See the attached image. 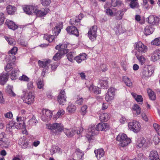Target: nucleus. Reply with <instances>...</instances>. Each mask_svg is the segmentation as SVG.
Listing matches in <instances>:
<instances>
[{"mask_svg": "<svg viewBox=\"0 0 160 160\" xmlns=\"http://www.w3.org/2000/svg\"><path fill=\"white\" fill-rule=\"evenodd\" d=\"M153 69L151 66H148L147 67H144L142 71L143 78H148L150 77L153 72Z\"/></svg>", "mask_w": 160, "mask_h": 160, "instance_id": "6e6552de", "label": "nucleus"}, {"mask_svg": "<svg viewBox=\"0 0 160 160\" xmlns=\"http://www.w3.org/2000/svg\"><path fill=\"white\" fill-rule=\"evenodd\" d=\"M131 94L137 102H140V104L142 103L143 99L141 95H138L137 94L133 93H132Z\"/></svg>", "mask_w": 160, "mask_h": 160, "instance_id": "72a5a7b5", "label": "nucleus"}, {"mask_svg": "<svg viewBox=\"0 0 160 160\" xmlns=\"http://www.w3.org/2000/svg\"><path fill=\"white\" fill-rule=\"evenodd\" d=\"M96 127L97 132L101 131H106L109 129L108 124L106 123H99L96 126Z\"/></svg>", "mask_w": 160, "mask_h": 160, "instance_id": "dca6fc26", "label": "nucleus"}, {"mask_svg": "<svg viewBox=\"0 0 160 160\" xmlns=\"http://www.w3.org/2000/svg\"><path fill=\"white\" fill-rule=\"evenodd\" d=\"M51 2V0H42L41 2V3L44 6H48Z\"/></svg>", "mask_w": 160, "mask_h": 160, "instance_id": "13d9d810", "label": "nucleus"}, {"mask_svg": "<svg viewBox=\"0 0 160 160\" xmlns=\"http://www.w3.org/2000/svg\"><path fill=\"white\" fill-rule=\"evenodd\" d=\"M5 23L8 27L10 29L15 30L18 28V25L12 21L7 20Z\"/></svg>", "mask_w": 160, "mask_h": 160, "instance_id": "393cba45", "label": "nucleus"}, {"mask_svg": "<svg viewBox=\"0 0 160 160\" xmlns=\"http://www.w3.org/2000/svg\"><path fill=\"white\" fill-rule=\"evenodd\" d=\"M9 74L7 73L0 74V84L4 85L8 80V76Z\"/></svg>", "mask_w": 160, "mask_h": 160, "instance_id": "bb28decb", "label": "nucleus"}, {"mask_svg": "<svg viewBox=\"0 0 160 160\" xmlns=\"http://www.w3.org/2000/svg\"><path fill=\"white\" fill-rule=\"evenodd\" d=\"M17 125L15 126L18 129H26V126L24 121L21 117L17 116Z\"/></svg>", "mask_w": 160, "mask_h": 160, "instance_id": "ddd939ff", "label": "nucleus"}, {"mask_svg": "<svg viewBox=\"0 0 160 160\" xmlns=\"http://www.w3.org/2000/svg\"><path fill=\"white\" fill-rule=\"evenodd\" d=\"M16 65L15 63L12 62L8 63L7 65L5 67V71L8 73L13 68H15Z\"/></svg>", "mask_w": 160, "mask_h": 160, "instance_id": "c756f323", "label": "nucleus"}, {"mask_svg": "<svg viewBox=\"0 0 160 160\" xmlns=\"http://www.w3.org/2000/svg\"><path fill=\"white\" fill-rule=\"evenodd\" d=\"M19 72V70L17 68H14L13 70L10 75L11 78L12 80L16 79L17 78V75Z\"/></svg>", "mask_w": 160, "mask_h": 160, "instance_id": "473e14b6", "label": "nucleus"}, {"mask_svg": "<svg viewBox=\"0 0 160 160\" xmlns=\"http://www.w3.org/2000/svg\"><path fill=\"white\" fill-rule=\"evenodd\" d=\"M61 51H60L64 54L67 53L69 51V50L67 49V43L64 42L63 44H61Z\"/></svg>", "mask_w": 160, "mask_h": 160, "instance_id": "e433bc0d", "label": "nucleus"}, {"mask_svg": "<svg viewBox=\"0 0 160 160\" xmlns=\"http://www.w3.org/2000/svg\"><path fill=\"white\" fill-rule=\"evenodd\" d=\"M97 30L98 27L96 25L92 26L89 30L88 35L89 39L92 42L96 40Z\"/></svg>", "mask_w": 160, "mask_h": 160, "instance_id": "7ed1b4c3", "label": "nucleus"}, {"mask_svg": "<svg viewBox=\"0 0 160 160\" xmlns=\"http://www.w3.org/2000/svg\"><path fill=\"white\" fill-rule=\"evenodd\" d=\"M12 87L10 85H8L6 89V92L8 93L10 95H12V96H15V93L13 92Z\"/></svg>", "mask_w": 160, "mask_h": 160, "instance_id": "de8ad7c7", "label": "nucleus"}, {"mask_svg": "<svg viewBox=\"0 0 160 160\" xmlns=\"http://www.w3.org/2000/svg\"><path fill=\"white\" fill-rule=\"evenodd\" d=\"M87 55L85 53H82L79 54L78 55L76 56L74 59L78 63H80L82 61L85 60L87 59Z\"/></svg>", "mask_w": 160, "mask_h": 160, "instance_id": "aec40b11", "label": "nucleus"}, {"mask_svg": "<svg viewBox=\"0 0 160 160\" xmlns=\"http://www.w3.org/2000/svg\"><path fill=\"white\" fill-rule=\"evenodd\" d=\"M99 83L102 89H107L108 87V81L107 78H106L99 79Z\"/></svg>", "mask_w": 160, "mask_h": 160, "instance_id": "4be33fe9", "label": "nucleus"}, {"mask_svg": "<svg viewBox=\"0 0 160 160\" xmlns=\"http://www.w3.org/2000/svg\"><path fill=\"white\" fill-rule=\"evenodd\" d=\"M30 143L26 140V138L23 136L20 138L18 141V144L23 148H27L30 147Z\"/></svg>", "mask_w": 160, "mask_h": 160, "instance_id": "f8f14e48", "label": "nucleus"}, {"mask_svg": "<svg viewBox=\"0 0 160 160\" xmlns=\"http://www.w3.org/2000/svg\"><path fill=\"white\" fill-rule=\"evenodd\" d=\"M94 152L98 160H99L101 158L103 157L105 154L104 150L102 148L95 150Z\"/></svg>", "mask_w": 160, "mask_h": 160, "instance_id": "5701e85b", "label": "nucleus"}, {"mask_svg": "<svg viewBox=\"0 0 160 160\" xmlns=\"http://www.w3.org/2000/svg\"><path fill=\"white\" fill-rule=\"evenodd\" d=\"M123 81L125 84L129 87H131L132 86V83L130 79L127 76H124L123 78Z\"/></svg>", "mask_w": 160, "mask_h": 160, "instance_id": "a19ab883", "label": "nucleus"}, {"mask_svg": "<svg viewBox=\"0 0 160 160\" xmlns=\"http://www.w3.org/2000/svg\"><path fill=\"white\" fill-rule=\"evenodd\" d=\"M153 127L158 134L160 136V126L156 123H154Z\"/></svg>", "mask_w": 160, "mask_h": 160, "instance_id": "5fc2aeb1", "label": "nucleus"}, {"mask_svg": "<svg viewBox=\"0 0 160 160\" xmlns=\"http://www.w3.org/2000/svg\"><path fill=\"white\" fill-rule=\"evenodd\" d=\"M76 107L73 104L69 102L67 110L69 113L74 112L76 110Z\"/></svg>", "mask_w": 160, "mask_h": 160, "instance_id": "c9c22d12", "label": "nucleus"}, {"mask_svg": "<svg viewBox=\"0 0 160 160\" xmlns=\"http://www.w3.org/2000/svg\"><path fill=\"white\" fill-rule=\"evenodd\" d=\"M5 38L9 44L12 45L13 44L14 40L13 38L7 37H5Z\"/></svg>", "mask_w": 160, "mask_h": 160, "instance_id": "e2e57ef3", "label": "nucleus"}, {"mask_svg": "<svg viewBox=\"0 0 160 160\" xmlns=\"http://www.w3.org/2000/svg\"><path fill=\"white\" fill-rule=\"evenodd\" d=\"M147 92L150 99L152 100H154L156 99L155 93L151 89H148L147 90Z\"/></svg>", "mask_w": 160, "mask_h": 160, "instance_id": "ea45409f", "label": "nucleus"}, {"mask_svg": "<svg viewBox=\"0 0 160 160\" xmlns=\"http://www.w3.org/2000/svg\"><path fill=\"white\" fill-rule=\"evenodd\" d=\"M133 109L136 112L138 115L139 114L141 113V109L140 107L136 104H134L133 106Z\"/></svg>", "mask_w": 160, "mask_h": 160, "instance_id": "603ef678", "label": "nucleus"}, {"mask_svg": "<svg viewBox=\"0 0 160 160\" xmlns=\"http://www.w3.org/2000/svg\"><path fill=\"white\" fill-rule=\"evenodd\" d=\"M63 55H64L63 53L61 52L60 51H58L53 56V59L54 61L59 60L61 59L62 56Z\"/></svg>", "mask_w": 160, "mask_h": 160, "instance_id": "37998d69", "label": "nucleus"}, {"mask_svg": "<svg viewBox=\"0 0 160 160\" xmlns=\"http://www.w3.org/2000/svg\"><path fill=\"white\" fill-rule=\"evenodd\" d=\"M151 44L156 46H160V38L154 39L151 42Z\"/></svg>", "mask_w": 160, "mask_h": 160, "instance_id": "09e8293b", "label": "nucleus"}, {"mask_svg": "<svg viewBox=\"0 0 160 160\" xmlns=\"http://www.w3.org/2000/svg\"><path fill=\"white\" fill-rule=\"evenodd\" d=\"M129 129L134 133L138 132L141 128L140 124L139 122L136 120H133L128 123Z\"/></svg>", "mask_w": 160, "mask_h": 160, "instance_id": "20e7f679", "label": "nucleus"}, {"mask_svg": "<svg viewBox=\"0 0 160 160\" xmlns=\"http://www.w3.org/2000/svg\"><path fill=\"white\" fill-rule=\"evenodd\" d=\"M83 15L81 13L80 14L78 17H76L71 19L70 20V24L72 25L78 26L80 21L81 20L83 17Z\"/></svg>", "mask_w": 160, "mask_h": 160, "instance_id": "2eb2a0df", "label": "nucleus"}, {"mask_svg": "<svg viewBox=\"0 0 160 160\" xmlns=\"http://www.w3.org/2000/svg\"><path fill=\"white\" fill-rule=\"evenodd\" d=\"M114 96L112 94H110L108 92H107L105 96V99L107 102H109L113 99Z\"/></svg>", "mask_w": 160, "mask_h": 160, "instance_id": "3c124183", "label": "nucleus"}, {"mask_svg": "<svg viewBox=\"0 0 160 160\" xmlns=\"http://www.w3.org/2000/svg\"><path fill=\"white\" fill-rule=\"evenodd\" d=\"M19 79L20 81L28 82L29 81L30 79L26 75H23L22 76L19 77Z\"/></svg>", "mask_w": 160, "mask_h": 160, "instance_id": "6e6d98bb", "label": "nucleus"}, {"mask_svg": "<svg viewBox=\"0 0 160 160\" xmlns=\"http://www.w3.org/2000/svg\"><path fill=\"white\" fill-rule=\"evenodd\" d=\"M66 98L65 90L64 89L61 90L58 97V102L60 104L64 105L66 103Z\"/></svg>", "mask_w": 160, "mask_h": 160, "instance_id": "9d476101", "label": "nucleus"}, {"mask_svg": "<svg viewBox=\"0 0 160 160\" xmlns=\"http://www.w3.org/2000/svg\"><path fill=\"white\" fill-rule=\"evenodd\" d=\"M7 12L8 14H14L16 11V8L11 5H8L6 8Z\"/></svg>", "mask_w": 160, "mask_h": 160, "instance_id": "7c9ffc66", "label": "nucleus"}, {"mask_svg": "<svg viewBox=\"0 0 160 160\" xmlns=\"http://www.w3.org/2000/svg\"><path fill=\"white\" fill-rule=\"evenodd\" d=\"M44 83L42 80L38 79L37 82L38 87L39 89H41L43 88Z\"/></svg>", "mask_w": 160, "mask_h": 160, "instance_id": "4d7b16f0", "label": "nucleus"}, {"mask_svg": "<svg viewBox=\"0 0 160 160\" xmlns=\"http://www.w3.org/2000/svg\"><path fill=\"white\" fill-rule=\"evenodd\" d=\"M52 115V113L50 111L43 109L41 113V118L42 121L46 122L50 118Z\"/></svg>", "mask_w": 160, "mask_h": 160, "instance_id": "0eeeda50", "label": "nucleus"}, {"mask_svg": "<svg viewBox=\"0 0 160 160\" xmlns=\"http://www.w3.org/2000/svg\"><path fill=\"white\" fill-rule=\"evenodd\" d=\"M114 30L117 35H119L123 33L125 31V29L123 28L120 24H118L114 28Z\"/></svg>", "mask_w": 160, "mask_h": 160, "instance_id": "b1692460", "label": "nucleus"}, {"mask_svg": "<svg viewBox=\"0 0 160 160\" xmlns=\"http://www.w3.org/2000/svg\"><path fill=\"white\" fill-rule=\"evenodd\" d=\"M65 113L63 109L59 110L57 112L56 114L57 118H58L60 116L63 115Z\"/></svg>", "mask_w": 160, "mask_h": 160, "instance_id": "0e129e2a", "label": "nucleus"}, {"mask_svg": "<svg viewBox=\"0 0 160 160\" xmlns=\"http://www.w3.org/2000/svg\"><path fill=\"white\" fill-rule=\"evenodd\" d=\"M121 3V1L118 0L115 1V0H112L111 1V5L112 6L114 7H115L117 6L118 4Z\"/></svg>", "mask_w": 160, "mask_h": 160, "instance_id": "052dcab7", "label": "nucleus"}, {"mask_svg": "<svg viewBox=\"0 0 160 160\" xmlns=\"http://www.w3.org/2000/svg\"><path fill=\"white\" fill-rule=\"evenodd\" d=\"M117 140L120 142L119 146L122 147L126 146L129 144L131 140L130 138H127L126 135L124 133L119 134L117 137Z\"/></svg>", "mask_w": 160, "mask_h": 160, "instance_id": "f03ea898", "label": "nucleus"}, {"mask_svg": "<svg viewBox=\"0 0 160 160\" xmlns=\"http://www.w3.org/2000/svg\"><path fill=\"white\" fill-rule=\"evenodd\" d=\"M18 51V48L16 47H13L12 49L9 52V54H11L12 55H15L16 54Z\"/></svg>", "mask_w": 160, "mask_h": 160, "instance_id": "bf43d9fd", "label": "nucleus"}, {"mask_svg": "<svg viewBox=\"0 0 160 160\" xmlns=\"http://www.w3.org/2000/svg\"><path fill=\"white\" fill-rule=\"evenodd\" d=\"M47 128L50 130L52 134L58 135L63 130V125L61 123H54L47 125Z\"/></svg>", "mask_w": 160, "mask_h": 160, "instance_id": "f257e3e1", "label": "nucleus"}, {"mask_svg": "<svg viewBox=\"0 0 160 160\" xmlns=\"http://www.w3.org/2000/svg\"><path fill=\"white\" fill-rule=\"evenodd\" d=\"M109 116L107 113H103L100 114L99 117L100 120L101 121H107L109 119Z\"/></svg>", "mask_w": 160, "mask_h": 160, "instance_id": "79ce46f5", "label": "nucleus"}, {"mask_svg": "<svg viewBox=\"0 0 160 160\" xmlns=\"http://www.w3.org/2000/svg\"><path fill=\"white\" fill-rule=\"evenodd\" d=\"M88 89L89 91H93L96 94H99L101 92L100 89L98 87L93 85H90Z\"/></svg>", "mask_w": 160, "mask_h": 160, "instance_id": "2f4dec72", "label": "nucleus"}, {"mask_svg": "<svg viewBox=\"0 0 160 160\" xmlns=\"http://www.w3.org/2000/svg\"><path fill=\"white\" fill-rule=\"evenodd\" d=\"M154 30V28L152 25L147 26L144 28V33L146 35L152 34Z\"/></svg>", "mask_w": 160, "mask_h": 160, "instance_id": "cd10ccee", "label": "nucleus"}, {"mask_svg": "<svg viewBox=\"0 0 160 160\" xmlns=\"http://www.w3.org/2000/svg\"><path fill=\"white\" fill-rule=\"evenodd\" d=\"M76 152L77 153V154L78 155H79L81 157V159L83 157L84 153L79 148L76 149Z\"/></svg>", "mask_w": 160, "mask_h": 160, "instance_id": "774afa93", "label": "nucleus"}, {"mask_svg": "<svg viewBox=\"0 0 160 160\" xmlns=\"http://www.w3.org/2000/svg\"><path fill=\"white\" fill-rule=\"evenodd\" d=\"M36 6L33 5H26L23 8L24 12L28 15L31 14L32 13H34Z\"/></svg>", "mask_w": 160, "mask_h": 160, "instance_id": "f3484780", "label": "nucleus"}, {"mask_svg": "<svg viewBox=\"0 0 160 160\" xmlns=\"http://www.w3.org/2000/svg\"><path fill=\"white\" fill-rule=\"evenodd\" d=\"M130 2L129 6L132 9L138 8L139 7L138 0H127Z\"/></svg>", "mask_w": 160, "mask_h": 160, "instance_id": "c85d7f7f", "label": "nucleus"}, {"mask_svg": "<svg viewBox=\"0 0 160 160\" xmlns=\"http://www.w3.org/2000/svg\"><path fill=\"white\" fill-rule=\"evenodd\" d=\"M74 26H68L66 29L67 32L70 34L73 35L77 37L79 36V32L77 28L74 25Z\"/></svg>", "mask_w": 160, "mask_h": 160, "instance_id": "4468645a", "label": "nucleus"}, {"mask_svg": "<svg viewBox=\"0 0 160 160\" xmlns=\"http://www.w3.org/2000/svg\"><path fill=\"white\" fill-rule=\"evenodd\" d=\"M5 134L2 132L0 133V146L7 147L8 145V142L5 139Z\"/></svg>", "mask_w": 160, "mask_h": 160, "instance_id": "412c9836", "label": "nucleus"}, {"mask_svg": "<svg viewBox=\"0 0 160 160\" xmlns=\"http://www.w3.org/2000/svg\"><path fill=\"white\" fill-rule=\"evenodd\" d=\"M38 62L40 67L44 68L50 62V61L49 59L45 61L39 60Z\"/></svg>", "mask_w": 160, "mask_h": 160, "instance_id": "4c0bfd02", "label": "nucleus"}, {"mask_svg": "<svg viewBox=\"0 0 160 160\" xmlns=\"http://www.w3.org/2000/svg\"><path fill=\"white\" fill-rule=\"evenodd\" d=\"M63 28V23L59 22L52 30L53 35L57 36L61 32V29Z\"/></svg>", "mask_w": 160, "mask_h": 160, "instance_id": "a211bd4d", "label": "nucleus"}, {"mask_svg": "<svg viewBox=\"0 0 160 160\" xmlns=\"http://www.w3.org/2000/svg\"><path fill=\"white\" fill-rule=\"evenodd\" d=\"M5 19L4 14L2 12H0V26L4 22Z\"/></svg>", "mask_w": 160, "mask_h": 160, "instance_id": "680f3d73", "label": "nucleus"}, {"mask_svg": "<svg viewBox=\"0 0 160 160\" xmlns=\"http://www.w3.org/2000/svg\"><path fill=\"white\" fill-rule=\"evenodd\" d=\"M146 140L143 137L140 138L138 140L137 142V146L139 148L142 147L145 144Z\"/></svg>", "mask_w": 160, "mask_h": 160, "instance_id": "58836bf2", "label": "nucleus"}, {"mask_svg": "<svg viewBox=\"0 0 160 160\" xmlns=\"http://www.w3.org/2000/svg\"><path fill=\"white\" fill-rule=\"evenodd\" d=\"M35 9L34 13L39 17L45 16L49 11L48 8H42L40 10L38 9V7L37 6Z\"/></svg>", "mask_w": 160, "mask_h": 160, "instance_id": "9b49d317", "label": "nucleus"}, {"mask_svg": "<svg viewBox=\"0 0 160 160\" xmlns=\"http://www.w3.org/2000/svg\"><path fill=\"white\" fill-rule=\"evenodd\" d=\"M64 133L68 137H71L75 134L76 131L71 129H65Z\"/></svg>", "mask_w": 160, "mask_h": 160, "instance_id": "f704fd0d", "label": "nucleus"}, {"mask_svg": "<svg viewBox=\"0 0 160 160\" xmlns=\"http://www.w3.org/2000/svg\"><path fill=\"white\" fill-rule=\"evenodd\" d=\"M149 157L151 160H160L158 153L155 150L151 151L150 152Z\"/></svg>", "mask_w": 160, "mask_h": 160, "instance_id": "a878e982", "label": "nucleus"}, {"mask_svg": "<svg viewBox=\"0 0 160 160\" xmlns=\"http://www.w3.org/2000/svg\"><path fill=\"white\" fill-rule=\"evenodd\" d=\"M134 49L137 51L141 53L145 52L147 50V46L144 45L141 42H138L135 43Z\"/></svg>", "mask_w": 160, "mask_h": 160, "instance_id": "1a4fd4ad", "label": "nucleus"}, {"mask_svg": "<svg viewBox=\"0 0 160 160\" xmlns=\"http://www.w3.org/2000/svg\"><path fill=\"white\" fill-rule=\"evenodd\" d=\"M27 84L28 88L29 90H31L33 88V83L32 81H28Z\"/></svg>", "mask_w": 160, "mask_h": 160, "instance_id": "69168bd1", "label": "nucleus"}, {"mask_svg": "<svg viewBox=\"0 0 160 160\" xmlns=\"http://www.w3.org/2000/svg\"><path fill=\"white\" fill-rule=\"evenodd\" d=\"M89 133L86 135L88 141L90 142L93 139V135L98 133L96 132V127L94 125H91L89 126L88 128Z\"/></svg>", "mask_w": 160, "mask_h": 160, "instance_id": "39448f33", "label": "nucleus"}, {"mask_svg": "<svg viewBox=\"0 0 160 160\" xmlns=\"http://www.w3.org/2000/svg\"><path fill=\"white\" fill-rule=\"evenodd\" d=\"M136 57L140 64L142 65L145 63L146 59L143 56L138 55H136Z\"/></svg>", "mask_w": 160, "mask_h": 160, "instance_id": "a18cd8bd", "label": "nucleus"}, {"mask_svg": "<svg viewBox=\"0 0 160 160\" xmlns=\"http://www.w3.org/2000/svg\"><path fill=\"white\" fill-rule=\"evenodd\" d=\"M123 14L124 12L123 11H118L116 14V19L118 20H121L123 18Z\"/></svg>", "mask_w": 160, "mask_h": 160, "instance_id": "49530a36", "label": "nucleus"}, {"mask_svg": "<svg viewBox=\"0 0 160 160\" xmlns=\"http://www.w3.org/2000/svg\"><path fill=\"white\" fill-rule=\"evenodd\" d=\"M87 106L85 105L82 106L81 108L80 112L81 115L83 116L87 112Z\"/></svg>", "mask_w": 160, "mask_h": 160, "instance_id": "864d4df0", "label": "nucleus"}, {"mask_svg": "<svg viewBox=\"0 0 160 160\" xmlns=\"http://www.w3.org/2000/svg\"><path fill=\"white\" fill-rule=\"evenodd\" d=\"M76 55V54L74 52H70L67 55V59L69 61L72 62Z\"/></svg>", "mask_w": 160, "mask_h": 160, "instance_id": "c03bdc74", "label": "nucleus"}, {"mask_svg": "<svg viewBox=\"0 0 160 160\" xmlns=\"http://www.w3.org/2000/svg\"><path fill=\"white\" fill-rule=\"evenodd\" d=\"M7 60L8 63L12 62L13 63H15V61L16 60V57L14 55H9L7 58Z\"/></svg>", "mask_w": 160, "mask_h": 160, "instance_id": "8fccbe9b", "label": "nucleus"}, {"mask_svg": "<svg viewBox=\"0 0 160 160\" xmlns=\"http://www.w3.org/2000/svg\"><path fill=\"white\" fill-rule=\"evenodd\" d=\"M159 59L158 58L157 56L155 54V53L153 52V53L152 54L151 58V60L153 62H155L156 61L158 60H159Z\"/></svg>", "mask_w": 160, "mask_h": 160, "instance_id": "338daca9", "label": "nucleus"}, {"mask_svg": "<svg viewBox=\"0 0 160 160\" xmlns=\"http://www.w3.org/2000/svg\"><path fill=\"white\" fill-rule=\"evenodd\" d=\"M160 20V19L157 16L150 15L148 17V23L153 25L157 24Z\"/></svg>", "mask_w": 160, "mask_h": 160, "instance_id": "6ab92c4d", "label": "nucleus"}, {"mask_svg": "<svg viewBox=\"0 0 160 160\" xmlns=\"http://www.w3.org/2000/svg\"><path fill=\"white\" fill-rule=\"evenodd\" d=\"M35 96L31 92L26 93L23 97L24 102L28 105H31L34 101Z\"/></svg>", "mask_w": 160, "mask_h": 160, "instance_id": "423d86ee", "label": "nucleus"}]
</instances>
